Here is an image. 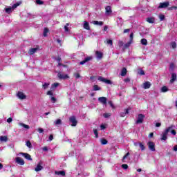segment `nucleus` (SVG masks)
<instances>
[{
  "instance_id": "cd10ccee",
  "label": "nucleus",
  "mask_w": 177,
  "mask_h": 177,
  "mask_svg": "<svg viewBox=\"0 0 177 177\" xmlns=\"http://www.w3.org/2000/svg\"><path fill=\"white\" fill-rule=\"evenodd\" d=\"M121 75H122V77H125V75H127V68H123L122 69Z\"/></svg>"
},
{
  "instance_id": "4c0bfd02",
  "label": "nucleus",
  "mask_w": 177,
  "mask_h": 177,
  "mask_svg": "<svg viewBox=\"0 0 177 177\" xmlns=\"http://www.w3.org/2000/svg\"><path fill=\"white\" fill-rule=\"evenodd\" d=\"M161 92H168V87L164 86L161 88Z\"/></svg>"
},
{
  "instance_id": "49530a36",
  "label": "nucleus",
  "mask_w": 177,
  "mask_h": 177,
  "mask_svg": "<svg viewBox=\"0 0 177 177\" xmlns=\"http://www.w3.org/2000/svg\"><path fill=\"white\" fill-rule=\"evenodd\" d=\"M50 84L49 83H44V84H43V88L44 89H47L48 86H49Z\"/></svg>"
},
{
  "instance_id": "ea45409f",
  "label": "nucleus",
  "mask_w": 177,
  "mask_h": 177,
  "mask_svg": "<svg viewBox=\"0 0 177 177\" xmlns=\"http://www.w3.org/2000/svg\"><path fill=\"white\" fill-rule=\"evenodd\" d=\"M70 26V24L67 23L66 25L64 26V30L66 32H68V26Z\"/></svg>"
},
{
  "instance_id": "e433bc0d",
  "label": "nucleus",
  "mask_w": 177,
  "mask_h": 177,
  "mask_svg": "<svg viewBox=\"0 0 177 177\" xmlns=\"http://www.w3.org/2000/svg\"><path fill=\"white\" fill-rule=\"evenodd\" d=\"M159 19H160V21H164V20L165 19V15L160 14L159 15Z\"/></svg>"
},
{
  "instance_id": "0eeeda50",
  "label": "nucleus",
  "mask_w": 177,
  "mask_h": 177,
  "mask_svg": "<svg viewBox=\"0 0 177 177\" xmlns=\"http://www.w3.org/2000/svg\"><path fill=\"white\" fill-rule=\"evenodd\" d=\"M143 120H145V115L140 113L138 114V119L136 120V124H142L143 122Z\"/></svg>"
},
{
  "instance_id": "dca6fc26",
  "label": "nucleus",
  "mask_w": 177,
  "mask_h": 177,
  "mask_svg": "<svg viewBox=\"0 0 177 177\" xmlns=\"http://www.w3.org/2000/svg\"><path fill=\"white\" fill-rule=\"evenodd\" d=\"M150 86H151V84L150 83V82H146L143 84L144 89H149L150 88Z\"/></svg>"
},
{
  "instance_id": "f3484780",
  "label": "nucleus",
  "mask_w": 177,
  "mask_h": 177,
  "mask_svg": "<svg viewBox=\"0 0 177 177\" xmlns=\"http://www.w3.org/2000/svg\"><path fill=\"white\" fill-rule=\"evenodd\" d=\"M147 23L153 24V23L156 22V19L154 17H148L147 18Z\"/></svg>"
},
{
  "instance_id": "4be33fe9",
  "label": "nucleus",
  "mask_w": 177,
  "mask_h": 177,
  "mask_svg": "<svg viewBox=\"0 0 177 177\" xmlns=\"http://www.w3.org/2000/svg\"><path fill=\"white\" fill-rule=\"evenodd\" d=\"M55 175H61V176H66V171H55Z\"/></svg>"
},
{
  "instance_id": "5701e85b",
  "label": "nucleus",
  "mask_w": 177,
  "mask_h": 177,
  "mask_svg": "<svg viewBox=\"0 0 177 177\" xmlns=\"http://www.w3.org/2000/svg\"><path fill=\"white\" fill-rule=\"evenodd\" d=\"M37 50H38V48H30L29 50V55H34V53H35V52H37Z\"/></svg>"
},
{
  "instance_id": "473e14b6",
  "label": "nucleus",
  "mask_w": 177,
  "mask_h": 177,
  "mask_svg": "<svg viewBox=\"0 0 177 177\" xmlns=\"http://www.w3.org/2000/svg\"><path fill=\"white\" fill-rule=\"evenodd\" d=\"M139 146H140V149H141L142 151H143L144 150H145L146 147H145V145H143V143L139 142Z\"/></svg>"
},
{
  "instance_id": "423d86ee",
  "label": "nucleus",
  "mask_w": 177,
  "mask_h": 177,
  "mask_svg": "<svg viewBox=\"0 0 177 177\" xmlns=\"http://www.w3.org/2000/svg\"><path fill=\"white\" fill-rule=\"evenodd\" d=\"M98 81H100L101 82H104V84H107L108 85H111V81L109 80L102 76L98 77Z\"/></svg>"
},
{
  "instance_id": "0e129e2a",
  "label": "nucleus",
  "mask_w": 177,
  "mask_h": 177,
  "mask_svg": "<svg viewBox=\"0 0 177 177\" xmlns=\"http://www.w3.org/2000/svg\"><path fill=\"white\" fill-rule=\"evenodd\" d=\"M156 128H160V127H161V123L160 122L156 123Z\"/></svg>"
},
{
  "instance_id": "2eb2a0df",
  "label": "nucleus",
  "mask_w": 177,
  "mask_h": 177,
  "mask_svg": "<svg viewBox=\"0 0 177 177\" xmlns=\"http://www.w3.org/2000/svg\"><path fill=\"white\" fill-rule=\"evenodd\" d=\"M176 81V73H171V79L170 80V83L174 84V82Z\"/></svg>"
},
{
  "instance_id": "b1692460",
  "label": "nucleus",
  "mask_w": 177,
  "mask_h": 177,
  "mask_svg": "<svg viewBox=\"0 0 177 177\" xmlns=\"http://www.w3.org/2000/svg\"><path fill=\"white\" fill-rule=\"evenodd\" d=\"M84 28H85V30H91V28L89 27V23L88 21H84Z\"/></svg>"
},
{
  "instance_id": "a878e982",
  "label": "nucleus",
  "mask_w": 177,
  "mask_h": 177,
  "mask_svg": "<svg viewBox=\"0 0 177 177\" xmlns=\"http://www.w3.org/2000/svg\"><path fill=\"white\" fill-rule=\"evenodd\" d=\"M19 125L20 127H23V128H25L26 129H30V126H28L24 123H19Z\"/></svg>"
},
{
  "instance_id": "774afa93",
  "label": "nucleus",
  "mask_w": 177,
  "mask_h": 177,
  "mask_svg": "<svg viewBox=\"0 0 177 177\" xmlns=\"http://www.w3.org/2000/svg\"><path fill=\"white\" fill-rule=\"evenodd\" d=\"M173 150H174V151H177V145H175V146L174 147Z\"/></svg>"
},
{
  "instance_id": "5fc2aeb1",
  "label": "nucleus",
  "mask_w": 177,
  "mask_h": 177,
  "mask_svg": "<svg viewBox=\"0 0 177 177\" xmlns=\"http://www.w3.org/2000/svg\"><path fill=\"white\" fill-rule=\"evenodd\" d=\"M106 43L108 44V45L112 46L113 45V40L109 39V40H107Z\"/></svg>"
},
{
  "instance_id": "7c9ffc66",
  "label": "nucleus",
  "mask_w": 177,
  "mask_h": 177,
  "mask_svg": "<svg viewBox=\"0 0 177 177\" xmlns=\"http://www.w3.org/2000/svg\"><path fill=\"white\" fill-rule=\"evenodd\" d=\"M59 85V83H54L51 86V91H55V88Z\"/></svg>"
},
{
  "instance_id": "c85d7f7f",
  "label": "nucleus",
  "mask_w": 177,
  "mask_h": 177,
  "mask_svg": "<svg viewBox=\"0 0 177 177\" xmlns=\"http://www.w3.org/2000/svg\"><path fill=\"white\" fill-rule=\"evenodd\" d=\"M93 24L95 26H103V21H93Z\"/></svg>"
},
{
  "instance_id": "de8ad7c7",
  "label": "nucleus",
  "mask_w": 177,
  "mask_h": 177,
  "mask_svg": "<svg viewBox=\"0 0 177 177\" xmlns=\"http://www.w3.org/2000/svg\"><path fill=\"white\" fill-rule=\"evenodd\" d=\"M94 135L95 136V138H99V134L97 133V129L93 130Z\"/></svg>"
},
{
  "instance_id": "e2e57ef3",
  "label": "nucleus",
  "mask_w": 177,
  "mask_h": 177,
  "mask_svg": "<svg viewBox=\"0 0 177 177\" xmlns=\"http://www.w3.org/2000/svg\"><path fill=\"white\" fill-rule=\"evenodd\" d=\"M129 31H131L130 29H124L123 32H124V34H127V32H129Z\"/></svg>"
},
{
  "instance_id": "4d7b16f0",
  "label": "nucleus",
  "mask_w": 177,
  "mask_h": 177,
  "mask_svg": "<svg viewBox=\"0 0 177 177\" xmlns=\"http://www.w3.org/2000/svg\"><path fill=\"white\" fill-rule=\"evenodd\" d=\"M52 103H56V98L55 97H51Z\"/></svg>"
},
{
  "instance_id": "2f4dec72",
  "label": "nucleus",
  "mask_w": 177,
  "mask_h": 177,
  "mask_svg": "<svg viewBox=\"0 0 177 177\" xmlns=\"http://www.w3.org/2000/svg\"><path fill=\"white\" fill-rule=\"evenodd\" d=\"M102 88H100L99 86L97 85H94L93 86V91H101Z\"/></svg>"
},
{
  "instance_id": "680f3d73",
  "label": "nucleus",
  "mask_w": 177,
  "mask_h": 177,
  "mask_svg": "<svg viewBox=\"0 0 177 177\" xmlns=\"http://www.w3.org/2000/svg\"><path fill=\"white\" fill-rule=\"evenodd\" d=\"M128 156H129V152L127 153V154L123 157L122 161H124V160H125V158H127Z\"/></svg>"
},
{
  "instance_id": "a19ab883",
  "label": "nucleus",
  "mask_w": 177,
  "mask_h": 177,
  "mask_svg": "<svg viewBox=\"0 0 177 177\" xmlns=\"http://www.w3.org/2000/svg\"><path fill=\"white\" fill-rule=\"evenodd\" d=\"M74 77H75L76 80L81 78V75H80V73H74Z\"/></svg>"
},
{
  "instance_id": "052dcab7",
  "label": "nucleus",
  "mask_w": 177,
  "mask_h": 177,
  "mask_svg": "<svg viewBox=\"0 0 177 177\" xmlns=\"http://www.w3.org/2000/svg\"><path fill=\"white\" fill-rule=\"evenodd\" d=\"M47 95L50 96H53V93L52 92V91H49L47 92Z\"/></svg>"
},
{
  "instance_id": "f8f14e48",
  "label": "nucleus",
  "mask_w": 177,
  "mask_h": 177,
  "mask_svg": "<svg viewBox=\"0 0 177 177\" xmlns=\"http://www.w3.org/2000/svg\"><path fill=\"white\" fill-rule=\"evenodd\" d=\"M113 10H111V6H107L105 7V13L107 16L111 15Z\"/></svg>"
},
{
  "instance_id": "412c9836",
  "label": "nucleus",
  "mask_w": 177,
  "mask_h": 177,
  "mask_svg": "<svg viewBox=\"0 0 177 177\" xmlns=\"http://www.w3.org/2000/svg\"><path fill=\"white\" fill-rule=\"evenodd\" d=\"M91 57H87L84 59V60L80 62V64H81L82 66L85 64L86 63V62H89V60H91Z\"/></svg>"
},
{
  "instance_id": "4468645a",
  "label": "nucleus",
  "mask_w": 177,
  "mask_h": 177,
  "mask_svg": "<svg viewBox=\"0 0 177 177\" xmlns=\"http://www.w3.org/2000/svg\"><path fill=\"white\" fill-rule=\"evenodd\" d=\"M129 110H131V108L124 109V112L120 113V117H125L127 114H129Z\"/></svg>"
},
{
  "instance_id": "6ab92c4d",
  "label": "nucleus",
  "mask_w": 177,
  "mask_h": 177,
  "mask_svg": "<svg viewBox=\"0 0 177 177\" xmlns=\"http://www.w3.org/2000/svg\"><path fill=\"white\" fill-rule=\"evenodd\" d=\"M95 55L97 59H102V57H103V53H102L100 51H96Z\"/></svg>"
},
{
  "instance_id": "a211bd4d",
  "label": "nucleus",
  "mask_w": 177,
  "mask_h": 177,
  "mask_svg": "<svg viewBox=\"0 0 177 177\" xmlns=\"http://www.w3.org/2000/svg\"><path fill=\"white\" fill-rule=\"evenodd\" d=\"M44 167L41 165V164H38L37 167L35 168V171L36 172H39V171H42Z\"/></svg>"
},
{
  "instance_id": "9b49d317",
  "label": "nucleus",
  "mask_w": 177,
  "mask_h": 177,
  "mask_svg": "<svg viewBox=\"0 0 177 177\" xmlns=\"http://www.w3.org/2000/svg\"><path fill=\"white\" fill-rule=\"evenodd\" d=\"M98 102L102 104H107V98L105 97H100L98 98Z\"/></svg>"
},
{
  "instance_id": "aec40b11",
  "label": "nucleus",
  "mask_w": 177,
  "mask_h": 177,
  "mask_svg": "<svg viewBox=\"0 0 177 177\" xmlns=\"http://www.w3.org/2000/svg\"><path fill=\"white\" fill-rule=\"evenodd\" d=\"M0 142H1V143L2 142L6 143V142H8V137L3 136H0Z\"/></svg>"
},
{
  "instance_id": "1a4fd4ad",
  "label": "nucleus",
  "mask_w": 177,
  "mask_h": 177,
  "mask_svg": "<svg viewBox=\"0 0 177 177\" xmlns=\"http://www.w3.org/2000/svg\"><path fill=\"white\" fill-rule=\"evenodd\" d=\"M169 6V2L166 1L164 3H160L158 8L159 9H165V8H168Z\"/></svg>"
},
{
  "instance_id": "58836bf2",
  "label": "nucleus",
  "mask_w": 177,
  "mask_h": 177,
  "mask_svg": "<svg viewBox=\"0 0 177 177\" xmlns=\"http://www.w3.org/2000/svg\"><path fill=\"white\" fill-rule=\"evenodd\" d=\"M26 145L27 146V147H28V149H31V147H32V145H31V142H30V140L26 142Z\"/></svg>"
},
{
  "instance_id": "9d476101",
  "label": "nucleus",
  "mask_w": 177,
  "mask_h": 177,
  "mask_svg": "<svg viewBox=\"0 0 177 177\" xmlns=\"http://www.w3.org/2000/svg\"><path fill=\"white\" fill-rule=\"evenodd\" d=\"M15 162L19 165H24V160L21 159L20 157H17L15 158Z\"/></svg>"
},
{
  "instance_id": "6e6d98bb",
  "label": "nucleus",
  "mask_w": 177,
  "mask_h": 177,
  "mask_svg": "<svg viewBox=\"0 0 177 177\" xmlns=\"http://www.w3.org/2000/svg\"><path fill=\"white\" fill-rule=\"evenodd\" d=\"M138 74H140V75H145V71L141 69V70L138 72Z\"/></svg>"
},
{
  "instance_id": "c03bdc74",
  "label": "nucleus",
  "mask_w": 177,
  "mask_h": 177,
  "mask_svg": "<svg viewBox=\"0 0 177 177\" xmlns=\"http://www.w3.org/2000/svg\"><path fill=\"white\" fill-rule=\"evenodd\" d=\"M101 144H102V145H107V140H106V139H102V140H101Z\"/></svg>"
},
{
  "instance_id": "6e6552de",
  "label": "nucleus",
  "mask_w": 177,
  "mask_h": 177,
  "mask_svg": "<svg viewBox=\"0 0 177 177\" xmlns=\"http://www.w3.org/2000/svg\"><path fill=\"white\" fill-rule=\"evenodd\" d=\"M57 77L59 80H67V79L70 78V77H68V75L63 74L60 72L58 73Z\"/></svg>"
},
{
  "instance_id": "20e7f679",
  "label": "nucleus",
  "mask_w": 177,
  "mask_h": 177,
  "mask_svg": "<svg viewBox=\"0 0 177 177\" xmlns=\"http://www.w3.org/2000/svg\"><path fill=\"white\" fill-rule=\"evenodd\" d=\"M69 121L71 122V127H77V124H78V121L75 118V116H71L69 118Z\"/></svg>"
},
{
  "instance_id": "f704fd0d",
  "label": "nucleus",
  "mask_w": 177,
  "mask_h": 177,
  "mask_svg": "<svg viewBox=\"0 0 177 177\" xmlns=\"http://www.w3.org/2000/svg\"><path fill=\"white\" fill-rule=\"evenodd\" d=\"M140 42L142 45H145V46L147 45V39H142Z\"/></svg>"
},
{
  "instance_id": "37998d69",
  "label": "nucleus",
  "mask_w": 177,
  "mask_h": 177,
  "mask_svg": "<svg viewBox=\"0 0 177 177\" xmlns=\"http://www.w3.org/2000/svg\"><path fill=\"white\" fill-rule=\"evenodd\" d=\"M172 49H175L176 48V43L175 41H172L171 43Z\"/></svg>"
},
{
  "instance_id": "c9c22d12",
  "label": "nucleus",
  "mask_w": 177,
  "mask_h": 177,
  "mask_svg": "<svg viewBox=\"0 0 177 177\" xmlns=\"http://www.w3.org/2000/svg\"><path fill=\"white\" fill-rule=\"evenodd\" d=\"M103 117H104V118H109V117H111V113H105L103 114Z\"/></svg>"
},
{
  "instance_id": "3c124183",
  "label": "nucleus",
  "mask_w": 177,
  "mask_h": 177,
  "mask_svg": "<svg viewBox=\"0 0 177 177\" xmlns=\"http://www.w3.org/2000/svg\"><path fill=\"white\" fill-rule=\"evenodd\" d=\"M37 131L39 133H44V129L39 128V129H37Z\"/></svg>"
},
{
  "instance_id": "864d4df0",
  "label": "nucleus",
  "mask_w": 177,
  "mask_h": 177,
  "mask_svg": "<svg viewBox=\"0 0 177 177\" xmlns=\"http://www.w3.org/2000/svg\"><path fill=\"white\" fill-rule=\"evenodd\" d=\"M130 41L133 42V33L130 34Z\"/></svg>"
},
{
  "instance_id": "a18cd8bd",
  "label": "nucleus",
  "mask_w": 177,
  "mask_h": 177,
  "mask_svg": "<svg viewBox=\"0 0 177 177\" xmlns=\"http://www.w3.org/2000/svg\"><path fill=\"white\" fill-rule=\"evenodd\" d=\"M36 3L37 5H44V1H42L41 0H36Z\"/></svg>"
},
{
  "instance_id": "f03ea898",
  "label": "nucleus",
  "mask_w": 177,
  "mask_h": 177,
  "mask_svg": "<svg viewBox=\"0 0 177 177\" xmlns=\"http://www.w3.org/2000/svg\"><path fill=\"white\" fill-rule=\"evenodd\" d=\"M21 4V2H17L16 3H15L12 7H8L7 8L5 9L6 13H12V11L14 9H16V8H17V6H20V5Z\"/></svg>"
},
{
  "instance_id": "72a5a7b5",
  "label": "nucleus",
  "mask_w": 177,
  "mask_h": 177,
  "mask_svg": "<svg viewBox=\"0 0 177 177\" xmlns=\"http://www.w3.org/2000/svg\"><path fill=\"white\" fill-rule=\"evenodd\" d=\"M55 125H62V120L57 119L55 122H54Z\"/></svg>"
},
{
  "instance_id": "f257e3e1",
  "label": "nucleus",
  "mask_w": 177,
  "mask_h": 177,
  "mask_svg": "<svg viewBox=\"0 0 177 177\" xmlns=\"http://www.w3.org/2000/svg\"><path fill=\"white\" fill-rule=\"evenodd\" d=\"M171 129H172V127H169L167 129H166L164 132L162 133L161 135V140H167V139H168V133L169 132V131H171Z\"/></svg>"
},
{
  "instance_id": "13d9d810",
  "label": "nucleus",
  "mask_w": 177,
  "mask_h": 177,
  "mask_svg": "<svg viewBox=\"0 0 177 177\" xmlns=\"http://www.w3.org/2000/svg\"><path fill=\"white\" fill-rule=\"evenodd\" d=\"M48 140L51 142V140H53V135L50 134L48 137Z\"/></svg>"
},
{
  "instance_id": "bf43d9fd",
  "label": "nucleus",
  "mask_w": 177,
  "mask_h": 177,
  "mask_svg": "<svg viewBox=\"0 0 177 177\" xmlns=\"http://www.w3.org/2000/svg\"><path fill=\"white\" fill-rule=\"evenodd\" d=\"M100 129H101L102 131L106 129V126H104V124H101V125H100Z\"/></svg>"
},
{
  "instance_id": "79ce46f5",
  "label": "nucleus",
  "mask_w": 177,
  "mask_h": 177,
  "mask_svg": "<svg viewBox=\"0 0 177 177\" xmlns=\"http://www.w3.org/2000/svg\"><path fill=\"white\" fill-rule=\"evenodd\" d=\"M118 45L120 48H121V46H124V41L120 40L118 42Z\"/></svg>"
},
{
  "instance_id": "393cba45",
  "label": "nucleus",
  "mask_w": 177,
  "mask_h": 177,
  "mask_svg": "<svg viewBox=\"0 0 177 177\" xmlns=\"http://www.w3.org/2000/svg\"><path fill=\"white\" fill-rule=\"evenodd\" d=\"M175 64L171 63L170 64L169 68V71H174V70H175Z\"/></svg>"
},
{
  "instance_id": "7ed1b4c3",
  "label": "nucleus",
  "mask_w": 177,
  "mask_h": 177,
  "mask_svg": "<svg viewBox=\"0 0 177 177\" xmlns=\"http://www.w3.org/2000/svg\"><path fill=\"white\" fill-rule=\"evenodd\" d=\"M148 148L151 151H156V144L151 141L147 142Z\"/></svg>"
},
{
  "instance_id": "ddd939ff",
  "label": "nucleus",
  "mask_w": 177,
  "mask_h": 177,
  "mask_svg": "<svg viewBox=\"0 0 177 177\" xmlns=\"http://www.w3.org/2000/svg\"><path fill=\"white\" fill-rule=\"evenodd\" d=\"M17 97H19V99L23 100V99H26V95H24V93H23V92L19 91L18 92V93L17 94Z\"/></svg>"
},
{
  "instance_id": "603ef678",
  "label": "nucleus",
  "mask_w": 177,
  "mask_h": 177,
  "mask_svg": "<svg viewBox=\"0 0 177 177\" xmlns=\"http://www.w3.org/2000/svg\"><path fill=\"white\" fill-rule=\"evenodd\" d=\"M122 168H123V169H128V165L127 164H123L122 165Z\"/></svg>"
},
{
  "instance_id": "69168bd1",
  "label": "nucleus",
  "mask_w": 177,
  "mask_h": 177,
  "mask_svg": "<svg viewBox=\"0 0 177 177\" xmlns=\"http://www.w3.org/2000/svg\"><path fill=\"white\" fill-rule=\"evenodd\" d=\"M12 118H9L8 119H7V122H8L9 124H10V122H12Z\"/></svg>"
},
{
  "instance_id": "c756f323",
  "label": "nucleus",
  "mask_w": 177,
  "mask_h": 177,
  "mask_svg": "<svg viewBox=\"0 0 177 177\" xmlns=\"http://www.w3.org/2000/svg\"><path fill=\"white\" fill-rule=\"evenodd\" d=\"M48 32H49V29H48V28H45L44 30L43 35L44 37H48Z\"/></svg>"
},
{
  "instance_id": "bb28decb",
  "label": "nucleus",
  "mask_w": 177,
  "mask_h": 177,
  "mask_svg": "<svg viewBox=\"0 0 177 177\" xmlns=\"http://www.w3.org/2000/svg\"><path fill=\"white\" fill-rule=\"evenodd\" d=\"M132 42H133V41H131L129 40V42H127V44H125L124 45V49H127V48H129V46H131Z\"/></svg>"
},
{
  "instance_id": "09e8293b",
  "label": "nucleus",
  "mask_w": 177,
  "mask_h": 177,
  "mask_svg": "<svg viewBox=\"0 0 177 177\" xmlns=\"http://www.w3.org/2000/svg\"><path fill=\"white\" fill-rule=\"evenodd\" d=\"M62 60V58H60V57H58L57 58V62L58 63V66H62V64L60 63V61Z\"/></svg>"
},
{
  "instance_id": "39448f33",
  "label": "nucleus",
  "mask_w": 177,
  "mask_h": 177,
  "mask_svg": "<svg viewBox=\"0 0 177 177\" xmlns=\"http://www.w3.org/2000/svg\"><path fill=\"white\" fill-rule=\"evenodd\" d=\"M18 156H21L22 157H24V158L28 160L29 161L32 160V158H31V156L27 153L21 152L18 154Z\"/></svg>"
},
{
  "instance_id": "8fccbe9b",
  "label": "nucleus",
  "mask_w": 177,
  "mask_h": 177,
  "mask_svg": "<svg viewBox=\"0 0 177 177\" xmlns=\"http://www.w3.org/2000/svg\"><path fill=\"white\" fill-rule=\"evenodd\" d=\"M169 132H171V135H176V131H175V130L172 129V127H171V129L169 131Z\"/></svg>"
},
{
  "instance_id": "338daca9",
  "label": "nucleus",
  "mask_w": 177,
  "mask_h": 177,
  "mask_svg": "<svg viewBox=\"0 0 177 177\" xmlns=\"http://www.w3.org/2000/svg\"><path fill=\"white\" fill-rule=\"evenodd\" d=\"M130 81H131V79L129 78L124 79V82H129Z\"/></svg>"
}]
</instances>
